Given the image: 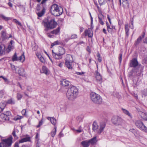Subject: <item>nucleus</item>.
Listing matches in <instances>:
<instances>
[{"instance_id": "8fccbe9b", "label": "nucleus", "mask_w": 147, "mask_h": 147, "mask_svg": "<svg viewBox=\"0 0 147 147\" xmlns=\"http://www.w3.org/2000/svg\"><path fill=\"white\" fill-rule=\"evenodd\" d=\"M59 41H57L52 43L51 45V46L52 47L54 45H59Z\"/></svg>"}, {"instance_id": "7ed1b4c3", "label": "nucleus", "mask_w": 147, "mask_h": 147, "mask_svg": "<svg viewBox=\"0 0 147 147\" xmlns=\"http://www.w3.org/2000/svg\"><path fill=\"white\" fill-rule=\"evenodd\" d=\"M43 26L46 28L45 30L47 31L49 29H52L55 28L57 25V23L54 19H52L47 22L43 21Z\"/></svg>"}, {"instance_id": "1a4fd4ad", "label": "nucleus", "mask_w": 147, "mask_h": 147, "mask_svg": "<svg viewBox=\"0 0 147 147\" xmlns=\"http://www.w3.org/2000/svg\"><path fill=\"white\" fill-rule=\"evenodd\" d=\"M94 76L97 82L100 84L102 82V76L100 73L97 70H96L94 74Z\"/></svg>"}, {"instance_id": "423d86ee", "label": "nucleus", "mask_w": 147, "mask_h": 147, "mask_svg": "<svg viewBox=\"0 0 147 147\" xmlns=\"http://www.w3.org/2000/svg\"><path fill=\"white\" fill-rule=\"evenodd\" d=\"M135 125L136 127L141 130L144 132L147 133V127L141 121H136L135 122Z\"/></svg>"}, {"instance_id": "864d4df0", "label": "nucleus", "mask_w": 147, "mask_h": 147, "mask_svg": "<svg viewBox=\"0 0 147 147\" xmlns=\"http://www.w3.org/2000/svg\"><path fill=\"white\" fill-rule=\"evenodd\" d=\"M4 94V92L3 90H0V98H1Z\"/></svg>"}, {"instance_id": "9d476101", "label": "nucleus", "mask_w": 147, "mask_h": 147, "mask_svg": "<svg viewBox=\"0 0 147 147\" xmlns=\"http://www.w3.org/2000/svg\"><path fill=\"white\" fill-rule=\"evenodd\" d=\"M98 11L99 12V13L98 15V18L99 19L98 22L102 25H103L104 24L103 22V20L104 19V16L102 14L101 11L100 10H99Z\"/></svg>"}, {"instance_id": "4be33fe9", "label": "nucleus", "mask_w": 147, "mask_h": 147, "mask_svg": "<svg viewBox=\"0 0 147 147\" xmlns=\"http://www.w3.org/2000/svg\"><path fill=\"white\" fill-rule=\"evenodd\" d=\"M81 144L83 147H88L90 144L88 140L83 141L81 142Z\"/></svg>"}, {"instance_id": "2f4dec72", "label": "nucleus", "mask_w": 147, "mask_h": 147, "mask_svg": "<svg viewBox=\"0 0 147 147\" xmlns=\"http://www.w3.org/2000/svg\"><path fill=\"white\" fill-rule=\"evenodd\" d=\"M4 113L6 117H8L9 120L11 115V113L9 111H6L4 112Z\"/></svg>"}, {"instance_id": "de8ad7c7", "label": "nucleus", "mask_w": 147, "mask_h": 147, "mask_svg": "<svg viewBox=\"0 0 147 147\" xmlns=\"http://www.w3.org/2000/svg\"><path fill=\"white\" fill-rule=\"evenodd\" d=\"M13 21L16 23L18 24L19 26H22V24H21V23L19 22L16 19H14Z\"/></svg>"}, {"instance_id": "a211bd4d", "label": "nucleus", "mask_w": 147, "mask_h": 147, "mask_svg": "<svg viewBox=\"0 0 147 147\" xmlns=\"http://www.w3.org/2000/svg\"><path fill=\"white\" fill-rule=\"evenodd\" d=\"M65 61L73 62V60L72 56L70 55H67L66 56L65 59Z\"/></svg>"}, {"instance_id": "58836bf2", "label": "nucleus", "mask_w": 147, "mask_h": 147, "mask_svg": "<svg viewBox=\"0 0 147 147\" xmlns=\"http://www.w3.org/2000/svg\"><path fill=\"white\" fill-rule=\"evenodd\" d=\"M0 17L3 20L6 21H8L10 19V18L6 17L4 15L2 14L0 15Z\"/></svg>"}, {"instance_id": "f8f14e48", "label": "nucleus", "mask_w": 147, "mask_h": 147, "mask_svg": "<svg viewBox=\"0 0 147 147\" xmlns=\"http://www.w3.org/2000/svg\"><path fill=\"white\" fill-rule=\"evenodd\" d=\"M138 63L136 58L132 59L131 61L130 66L131 67H136L138 66Z\"/></svg>"}, {"instance_id": "680f3d73", "label": "nucleus", "mask_w": 147, "mask_h": 147, "mask_svg": "<svg viewBox=\"0 0 147 147\" xmlns=\"http://www.w3.org/2000/svg\"><path fill=\"white\" fill-rule=\"evenodd\" d=\"M107 19H108V20L109 21V23H110V24H111V19H110V17H109V15H107Z\"/></svg>"}, {"instance_id": "a878e982", "label": "nucleus", "mask_w": 147, "mask_h": 147, "mask_svg": "<svg viewBox=\"0 0 147 147\" xmlns=\"http://www.w3.org/2000/svg\"><path fill=\"white\" fill-rule=\"evenodd\" d=\"M30 137H26L22 139L19 140V142L20 143H23L24 142L29 141L30 140Z\"/></svg>"}, {"instance_id": "20e7f679", "label": "nucleus", "mask_w": 147, "mask_h": 147, "mask_svg": "<svg viewBox=\"0 0 147 147\" xmlns=\"http://www.w3.org/2000/svg\"><path fill=\"white\" fill-rule=\"evenodd\" d=\"M90 97L91 100L95 103L100 104L102 102V98L100 96L95 92H91L90 94Z\"/></svg>"}, {"instance_id": "e2e57ef3", "label": "nucleus", "mask_w": 147, "mask_h": 147, "mask_svg": "<svg viewBox=\"0 0 147 147\" xmlns=\"http://www.w3.org/2000/svg\"><path fill=\"white\" fill-rule=\"evenodd\" d=\"M37 46H34V47L32 48L33 50L34 51H35L37 50Z\"/></svg>"}, {"instance_id": "7c9ffc66", "label": "nucleus", "mask_w": 147, "mask_h": 147, "mask_svg": "<svg viewBox=\"0 0 147 147\" xmlns=\"http://www.w3.org/2000/svg\"><path fill=\"white\" fill-rule=\"evenodd\" d=\"M92 129L93 130L95 131L96 130L97 131V129H98V126L97 125L96 122H94L92 125Z\"/></svg>"}, {"instance_id": "dca6fc26", "label": "nucleus", "mask_w": 147, "mask_h": 147, "mask_svg": "<svg viewBox=\"0 0 147 147\" xmlns=\"http://www.w3.org/2000/svg\"><path fill=\"white\" fill-rule=\"evenodd\" d=\"M61 84L64 86H67L69 85L70 82L64 79L61 81Z\"/></svg>"}, {"instance_id": "37998d69", "label": "nucleus", "mask_w": 147, "mask_h": 147, "mask_svg": "<svg viewBox=\"0 0 147 147\" xmlns=\"http://www.w3.org/2000/svg\"><path fill=\"white\" fill-rule=\"evenodd\" d=\"M83 118V116L82 115H80L78 116L77 117V120L78 121L80 122L82 121Z\"/></svg>"}, {"instance_id": "4c0bfd02", "label": "nucleus", "mask_w": 147, "mask_h": 147, "mask_svg": "<svg viewBox=\"0 0 147 147\" xmlns=\"http://www.w3.org/2000/svg\"><path fill=\"white\" fill-rule=\"evenodd\" d=\"M122 110L123 111V112L125 114L128 115L129 116L130 118H132L131 116V115L129 113V112L127 111V110L124 109H122Z\"/></svg>"}, {"instance_id": "0e129e2a", "label": "nucleus", "mask_w": 147, "mask_h": 147, "mask_svg": "<svg viewBox=\"0 0 147 147\" xmlns=\"http://www.w3.org/2000/svg\"><path fill=\"white\" fill-rule=\"evenodd\" d=\"M63 65V63H60L58 65V66L60 67H62Z\"/></svg>"}, {"instance_id": "a18cd8bd", "label": "nucleus", "mask_w": 147, "mask_h": 147, "mask_svg": "<svg viewBox=\"0 0 147 147\" xmlns=\"http://www.w3.org/2000/svg\"><path fill=\"white\" fill-rule=\"evenodd\" d=\"M7 103L9 104H14L15 103V101L14 100L11 99L8 100Z\"/></svg>"}, {"instance_id": "603ef678", "label": "nucleus", "mask_w": 147, "mask_h": 147, "mask_svg": "<svg viewBox=\"0 0 147 147\" xmlns=\"http://www.w3.org/2000/svg\"><path fill=\"white\" fill-rule=\"evenodd\" d=\"M122 55V53H120L119 55V62L120 63H121V61Z\"/></svg>"}, {"instance_id": "09e8293b", "label": "nucleus", "mask_w": 147, "mask_h": 147, "mask_svg": "<svg viewBox=\"0 0 147 147\" xmlns=\"http://www.w3.org/2000/svg\"><path fill=\"white\" fill-rule=\"evenodd\" d=\"M21 113L23 115L26 116H27V115L26 114V109H23Z\"/></svg>"}, {"instance_id": "e433bc0d", "label": "nucleus", "mask_w": 147, "mask_h": 147, "mask_svg": "<svg viewBox=\"0 0 147 147\" xmlns=\"http://www.w3.org/2000/svg\"><path fill=\"white\" fill-rule=\"evenodd\" d=\"M1 118L4 120H5L9 121L8 117H6L4 113H1L0 115Z\"/></svg>"}, {"instance_id": "69168bd1", "label": "nucleus", "mask_w": 147, "mask_h": 147, "mask_svg": "<svg viewBox=\"0 0 147 147\" xmlns=\"http://www.w3.org/2000/svg\"><path fill=\"white\" fill-rule=\"evenodd\" d=\"M19 146L18 143H16L15 144L14 147H19Z\"/></svg>"}, {"instance_id": "6e6d98bb", "label": "nucleus", "mask_w": 147, "mask_h": 147, "mask_svg": "<svg viewBox=\"0 0 147 147\" xmlns=\"http://www.w3.org/2000/svg\"><path fill=\"white\" fill-rule=\"evenodd\" d=\"M105 0H98V2L100 4L102 5L104 3Z\"/></svg>"}, {"instance_id": "5701e85b", "label": "nucleus", "mask_w": 147, "mask_h": 147, "mask_svg": "<svg viewBox=\"0 0 147 147\" xmlns=\"http://www.w3.org/2000/svg\"><path fill=\"white\" fill-rule=\"evenodd\" d=\"M52 55L55 58L57 59H59L62 58L61 55H60L59 53H55L53 52V50H52Z\"/></svg>"}, {"instance_id": "79ce46f5", "label": "nucleus", "mask_w": 147, "mask_h": 147, "mask_svg": "<svg viewBox=\"0 0 147 147\" xmlns=\"http://www.w3.org/2000/svg\"><path fill=\"white\" fill-rule=\"evenodd\" d=\"M106 23L107 28L108 31L109 32H111L112 28H111L110 25L108 24V23L107 22H106Z\"/></svg>"}, {"instance_id": "473e14b6", "label": "nucleus", "mask_w": 147, "mask_h": 147, "mask_svg": "<svg viewBox=\"0 0 147 147\" xmlns=\"http://www.w3.org/2000/svg\"><path fill=\"white\" fill-rule=\"evenodd\" d=\"M13 42V40H11L8 45V48L9 51H11L12 49L13 48V47L12 45V43Z\"/></svg>"}, {"instance_id": "5fc2aeb1", "label": "nucleus", "mask_w": 147, "mask_h": 147, "mask_svg": "<svg viewBox=\"0 0 147 147\" xmlns=\"http://www.w3.org/2000/svg\"><path fill=\"white\" fill-rule=\"evenodd\" d=\"M76 74L78 75H82L84 74V72H76Z\"/></svg>"}, {"instance_id": "c03bdc74", "label": "nucleus", "mask_w": 147, "mask_h": 147, "mask_svg": "<svg viewBox=\"0 0 147 147\" xmlns=\"http://www.w3.org/2000/svg\"><path fill=\"white\" fill-rule=\"evenodd\" d=\"M43 123V121L42 119V118L41 120L39 122V124H38V125L36 126V127L37 128L39 127H40V126H41L42 125Z\"/></svg>"}, {"instance_id": "2eb2a0df", "label": "nucleus", "mask_w": 147, "mask_h": 147, "mask_svg": "<svg viewBox=\"0 0 147 147\" xmlns=\"http://www.w3.org/2000/svg\"><path fill=\"white\" fill-rule=\"evenodd\" d=\"M5 46L2 42H0V53L3 54L5 53Z\"/></svg>"}, {"instance_id": "a19ab883", "label": "nucleus", "mask_w": 147, "mask_h": 147, "mask_svg": "<svg viewBox=\"0 0 147 147\" xmlns=\"http://www.w3.org/2000/svg\"><path fill=\"white\" fill-rule=\"evenodd\" d=\"M56 127H55V130H53L51 133V136L53 137L55 135L56 133Z\"/></svg>"}, {"instance_id": "338daca9", "label": "nucleus", "mask_w": 147, "mask_h": 147, "mask_svg": "<svg viewBox=\"0 0 147 147\" xmlns=\"http://www.w3.org/2000/svg\"><path fill=\"white\" fill-rule=\"evenodd\" d=\"M3 79L5 81V82H8V80H7V78H5L3 77Z\"/></svg>"}, {"instance_id": "393cba45", "label": "nucleus", "mask_w": 147, "mask_h": 147, "mask_svg": "<svg viewBox=\"0 0 147 147\" xmlns=\"http://www.w3.org/2000/svg\"><path fill=\"white\" fill-rule=\"evenodd\" d=\"M123 6L125 8H128L129 7V4L127 0H122Z\"/></svg>"}, {"instance_id": "4d7b16f0", "label": "nucleus", "mask_w": 147, "mask_h": 147, "mask_svg": "<svg viewBox=\"0 0 147 147\" xmlns=\"http://www.w3.org/2000/svg\"><path fill=\"white\" fill-rule=\"evenodd\" d=\"M40 60L42 63H45V61L44 58L43 57H42L40 59Z\"/></svg>"}, {"instance_id": "f704fd0d", "label": "nucleus", "mask_w": 147, "mask_h": 147, "mask_svg": "<svg viewBox=\"0 0 147 147\" xmlns=\"http://www.w3.org/2000/svg\"><path fill=\"white\" fill-rule=\"evenodd\" d=\"M6 102L4 101L0 102V107L4 109L6 106Z\"/></svg>"}, {"instance_id": "412c9836", "label": "nucleus", "mask_w": 147, "mask_h": 147, "mask_svg": "<svg viewBox=\"0 0 147 147\" xmlns=\"http://www.w3.org/2000/svg\"><path fill=\"white\" fill-rule=\"evenodd\" d=\"M140 114L141 117L144 120L147 121V113L140 112Z\"/></svg>"}, {"instance_id": "6e6552de", "label": "nucleus", "mask_w": 147, "mask_h": 147, "mask_svg": "<svg viewBox=\"0 0 147 147\" xmlns=\"http://www.w3.org/2000/svg\"><path fill=\"white\" fill-rule=\"evenodd\" d=\"M25 59V57L24 53H23L22 54L19 58L18 57L16 53H15L12 58V60L13 61L19 60L21 62H23L24 61Z\"/></svg>"}, {"instance_id": "052dcab7", "label": "nucleus", "mask_w": 147, "mask_h": 147, "mask_svg": "<svg viewBox=\"0 0 147 147\" xmlns=\"http://www.w3.org/2000/svg\"><path fill=\"white\" fill-rule=\"evenodd\" d=\"M12 134L13 136L14 137H16V131L15 130H14L12 133Z\"/></svg>"}, {"instance_id": "ddd939ff", "label": "nucleus", "mask_w": 147, "mask_h": 147, "mask_svg": "<svg viewBox=\"0 0 147 147\" xmlns=\"http://www.w3.org/2000/svg\"><path fill=\"white\" fill-rule=\"evenodd\" d=\"M84 32L85 34V36H88L89 37L91 38L93 36L92 32L90 29H88V30H86Z\"/></svg>"}, {"instance_id": "774afa93", "label": "nucleus", "mask_w": 147, "mask_h": 147, "mask_svg": "<svg viewBox=\"0 0 147 147\" xmlns=\"http://www.w3.org/2000/svg\"><path fill=\"white\" fill-rule=\"evenodd\" d=\"M8 5L10 7H12V4L10 2L8 3Z\"/></svg>"}, {"instance_id": "cd10ccee", "label": "nucleus", "mask_w": 147, "mask_h": 147, "mask_svg": "<svg viewBox=\"0 0 147 147\" xmlns=\"http://www.w3.org/2000/svg\"><path fill=\"white\" fill-rule=\"evenodd\" d=\"M129 26L128 24H125V30L126 34L127 36H128L129 35V33L128 32L129 30Z\"/></svg>"}, {"instance_id": "b1692460", "label": "nucleus", "mask_w": 147, "mask_h": 147, "mask_svg": "<svg viewBox=\"0 0 147 147\" xmlns=\"http://www.w3.org/2000/svg\"><path fill=\"white\" fill-rule=\"evenodd\" d=\"M47 119L50 121L51 123L54 125H55L56 123V120L53 117H48Z\"/></svg>"}, {"instance_id": "c85d7f7f", "label": "nucleus", "mask_w": 147, "mask_h": 147, "mask_svg": "<svg viewBox=\"0 0 147 147\" xmlns=\"http://www.w3.org/2000/svg\"><path fill=\"white\" fill-rule=\"evenodd\" d=\"M59 53H58L61 56L64 54L65 53V50L64 48L62 47H60L59 48Z\"/></svg>"}, {"instance_id": "c9c22d12", "label": "nucleus", "mask_w": 147, "mask_h": 147, "mask_svg": "<svg viewBox=\"0 0 147 147\" xmlns=\"http://www.w3.org/2000/svg\"><path fill=\"white\" fill-rule=\"evenodd\" d=\"M143 37L144 36H140L137 39V41L136 42V45H137L140 42L142 39L143 38Z\"/></svg>"}, {"instance_id": "39448f33", "label": "nucleus", "mask_w": 147, "mask_h": 147, "mask_svg": "<svg viewBox=\"0 0 147 147\" xmlns=\"http://www.w3.org/2000/svg\"><path fill=\"white\" fill-rule=\"evenodd\" d=\"M111 121L113 124L117 126L121 125L123 123V121L120 117L115 116L112 117Z\"/></svg>"}, {"instance_id": "3c124183", "label": "nucleus", "mask_w": 147, "mask_h": 147, "mask_svg": "<svg viewBox=\"0 0 147 147\" xmlns=\"http://www.w3.org/2000/svg\"><path fill=\"white\" fill-rule=\"evenodd\" d=\"M22 97V95L20 93H18L17 94V98L18 100H20Z\"/></svg>"}, {"instance_id": "0eeeda50", "label": "nucleus", "mask_w": 147, "mask_h": 147, "mask_svg": "<svg viewBox=\"0 0 147 147\" xmlns=\"http://www.w3.org/2000/svg\"><path fill=\"white\" fill-rule=\"evenodd\" d=\"M13 138L11 136L9 137L6 139L2 140L3 147H9L10 146L12 143Z\"/></svg>"}, {"instance_id": "aec40b11", "label": "nucleus", "mask_w": 147, "mask_h": 147, "mask_svg": "<svg viewBox=\"0 0 147 147\" xmlns=\"http://www.w3.org/2000/svg\"><path fill=\"white\" fill-rule=\"evenodd\" d=\"M73 62L65 61V65L66 67L69 69H72V63Z\"/></svg>"}, {"instance_id": "4468645a", "label": "nucleus", "mask_w": 147, "mask_h": 147, "mask_svg": "<svg viewBox=\"0 0 147 147\" xmlns=\"http://www.w3.org/2000/svg\"><path fill=\"white\" fill-rule=\"evenodd\" d=\"M18 74L20 76H23L25 74V70L23 68H19L18 69Z\"/></svg>"}, {"instance_id": "bf43d9fd", "label": "nucleus", "mask_w": 147, "mask_h": 147, "mask_svg": "<svg viewBox=\"0 0 147 147\" xmlns=\"http://www.w3.org/2000/svg\"><path fill=\"white\" fill-rule=\"evenodd\" d=\"M36 55L39 59H40L42 57V56L40 54L38 53H37L36 54Z\"/></svg>"}, {"instance_id": "c756f323", "label": "nucleus", "mask_w": 147, "mask_h": 147, "mask_svg": "<svg viewBox=\"0 0 147 147\" xmlns=\"http://www.w3.org/2000/svg\"><path fill=\"white\" fill-rule=\"evenodd\" d=\"M42 73L47 75L48 74L49 70L46 66H43L42 67Z\"/></svg>"}, {"instance_id": "72a5a7b5", "label": "nucleus", "mask_w": 147, "mask_h": 147, "mask_svg": "<svg viewBox=\"0 0 147 147\" xmlns=\"http://www.w3.org/2000/svg\"><path fill=\"white\" fill-rule=\"evenodd\" d=\"M78 38V36L76 34H73L71 36L70 39H74L77 38ZM70 38H69L67 40V39H65V41L67 42L68 40H69Z\"/></svg>"}, {"instance_id": "49530a36", "label": "nucleus", "mask_w": 147, "mask_h": 147, "mask_svg": "<svg viewBox=\"0 0 147 147\" xmlns=\"http://www.w3.org/2000/svg\"><path fill=\"white\" fill-rule=\"evenodd\" d=\"M23 118V116H18V117H16L14 119V120L16 121L18 120L21 119Z\"/></svg>"}, {"instance_id": "f03ea898", "label": "nucleus", "mask_w": 147, "mask_h": 147, "mask_svg": "<svg viewBox=\"0 0 147 147\" xmlns=\"http://www.w3.org/2000/svg\"><path fill=\"white\" fill-rule=\"evenodd\" d=\"M63 12V8L55 4L52 5L51 9V12L52 14L55 16H59Z\"/></svg>"}, {"instance_id": "6ab92c4d", "label": "nucleus", "mask_w": 147, "mask_h": 147, "mask_svg": "<svg viewBox=\"0 0 147 147\" xmlns=\"http://www.w3.org/2000/svg\"><path fill=\"white\" fill-rule=\"evenodd\" d=\"M45 12V8H43L42 10L39 12H36V13L39 17L42 16Z\"/></svg>"}, {"instance_id": "bb28decb", "label": "nucleus", "mask_w": 147, "mask_h": 147, "mask_svg": "<svg viewBox=\"0 0 147 147\" xmlns=\"http://www.w3.org/2000/svg\"><path fill=\"white\" fill-rule=\"evenodd\" d=\"M11 68L13 72L16 73H17L18 69V68H19L20 67H16L14 65H13L11 64Z\"/></svg>"}, {"instance_id": "ea45409f", "label": "nucleus", "mask_w": 147, "mask_h": 147, "mask_svg": "<svg viewBox=\"0 0 147 147\" xmlns=\"http://www.w3.org/2000/svg\"><path fill=\"white\" fill-rule=\"evenodd\" d=\"M59 31L60 29L59 28H58L56 29L51 31V33L53 34H56L59 32Z\"/></svg>"}, {"instance_id": "f3484780", "label": "nucleus", "mask_w": 147, "mask_h": 147, "mask_svg": "<svg viewBox=\"0 0 147 147\" xmlns=\"http://www.w3.org/2000/svg\"><path fill=\"white\" fill-rule=\"evenodd\" d=\"M88 141L90 144L92 145H94L96 144L97 141L96 139V137H94Z\"/></svg>"}, {"instance_id": "13d9d810", "label": "nucleus", "mask_w": 147, "mask_h": 147, "mask_svg": "<svg viewBox=\"0 0 147 147\" xmlns=\"http://www.w3.org/2000/svg\"><path fill=\"white\" fill-rule=\"evenodd\" d=\"M129 131L134 133V134H135V133L136 132V130L134 129H130L129 130Z\"/></svg>"}, {"instance_id": "f257e3e1", "label": "nucleus", "mask_w": 147, "mask_h": 147, "mask_svg": "<svg viewBox=\"0 0 147 147\" xmlns=\"http://www.w3.org/2000/svg\"><path fill=\"white\" fill-rule=\"evenodd\" d=\"M78 94V89L75 86H72L68 89L66 96L69 100L73 101L77 97Z\"/></svg>"}, {"instance_id": "9b49d317", "label": "nucleus", "mask_w": 147, "mask_h": 147, "mask_svg": "<svg viewBox=\"0 0 147 147\" xmlns=\"http://www.w3.org/2000/svg\"><path fill=\"white\" fill-rule=\"evenodd\" d=\"M106 124L105 122H102L100 123L99 128L97 130V133L100 134L104 130V128L105 127Z\"/></svg>"}]
</instances>
